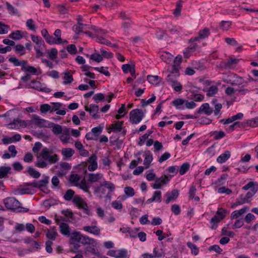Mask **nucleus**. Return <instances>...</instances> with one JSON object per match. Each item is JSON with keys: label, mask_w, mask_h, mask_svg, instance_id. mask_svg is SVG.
Wrapping results in <instances>:
<instances>
[{"label": "nucleus", "mask_w": 258, "mask_h": 258, "mask_svg": "<svg viewBox=\"0 0 258 258\" xmlns=\"http://www.w3.org/2000/svg\"><path fill=\"white\" fill-rule=\"evenodd\" d=\"M37 157V161L35 163V166L41 168H46L48 164H55L58 161V156L54 153L53 150L46 147L42 149Z\"/></svg>", "instance_id": "nucleus-1"}, {"label": "nucleus", "mask_w": 258, "mask_h": 258, "mask_svg": "<svg viewBox=\"0 0 258 258\" xmlns=\"http://www.w3.org/2000/svg\"><path fill=\"white\" fill-rule=\"evenodd\" d=\"M75 191L72 189H68L67 190L66 194L63 196V198L66 201H71L73 197V203L76 205L79 208L82 209L85 211V212L89 214V209L87 204L78 195L74 196Z\"/></svg>", "instance_id": "nucleus-2"}, {"label": "nucleus", "mask_w": 258, "mask_h": 258, "mask_svg": "<svg viewBox=\"0 0 258 258\" xmlns=\"http://www.w3.org/2000/svg\"><path fill=\"white\" fill-rule=\"evenodd\" d=\"M4 203L6 207L9 210H17L19 212L24 211L27 212L29 211L28 209H26L20 207V202L14 198H7L4 200Z\"/></svg>", "instance_id": "nucleus-3"}, {"label": "nucleus", "mask_w": 258, "mask_h": 258, "mask_svg": "<svg viewBox=\"0 0 258 258\" xmlns=\"http://www.w3.org/2000/svg\"><path fill=\"white\" fill-rule=\"evenodd\" d=\"M75 27L76 31L75 32H90L87 31V29H91L95 31V32H103L102 29H98L95 26H91L89 24H84L82 23H77V24L74 26V28Z\"/></svg>", "instance_id": "nucleus-4"}, {"label": "nucleus", "mask_w": 258, "mask_h": 258, "mask_svg": "<svg viewBox=\"0 0 258 258\" xmlns=\"http://www.w3.org/2000/svg\"><path fill=\"white\" fill-rule=\"evenodd\" d=\"M144 115V112L141 109L132 110L130 113V121L133 124H137L142 120Z\"/></svg>", "instance_id": "nucleus-5"}, {"label": "nucleus", "mask_w": 258, "mask_h": 258, "mask_svg": "<svg viewBox=\"0 0 258 258\" xmlns=\"http://www.w3.org/2000/svg\"><path fill=\"white\" fill-rule=\"evenodd\" d=\"M54 37L50 36L49 33H44L43 36L46 41L49 43H61L62 42V40L60 38L59 33H54Z\"/></svg>", "instance_id": "nucleus-6"}, {"label": "nucleus", "mask_w": 258, "mask_h": 258, "mask_svg": "<svg viewBox=\"0 0 258 258\" xmlns=\"http://www.w3.org/2000/svg\"><path fill=\"white\" fill-rule=\"evenodd\" d=\"M107 254L116 258H126V250L125 249L110 250L108 251Z\"/></svg>", "instance_id": "nucleus-7"}, {"label": "nucleus", "mask_w": 258, "mask_h": 258, "mask_svg": "<svg viewBox=\"0 0 258 258\" xmlns=\"http://www.w3.org/2000/svg\"><path fill=\"white\" fill-rule=\"evenodd\" d=\"M169 180V178L167 176L165 175L164 177L162 176L157 178L155 183L152 184V186L154 189L160 188L162 185L166 184Z\"/></svg>", "instance_id": "nucleus-8"}, {"label": "nucleus", "mask_w": 258, "mask_h": 258, "mask_svg": "<svg viewBox=\"0 0 258 258\" xmlns=\"http://www.w3.org/2000/svg\"><path fill=\"white\" fill-rule=\"evenodd\" d=\"M32 122L35 125L40 127L47 126L45 125L47 121L44 119L40 118L38 116L35 114L32 115Z\"/></svg>", "instance_id": "nucleus-9"}, {"label": "nucleus", "mask_w": 258, "mask_h": 258, "mask_svg": "<svg viewBox=\"0 0 258 258\" xmlns=\"http://www.w3.org/2000/svg\"><path fill=\"white\" fill-rule=\"evenodd\" d=\"M86 111L89 112L90 115L94 118H99V116L97 114L99 110V106L95 104H90L89 107L86 106L85 107Z\"/></svg>", "instance_id": "nucleus-10"}, {"label": "nucleus", "mask_w": 258, "mask_h": 258, "mask_svg": "<svg viewBox=\"0 0 258 258\" xmlns=\"http://www.w3.org/2000/svg\"><path fill=\"white\" fill-rule=\"evenodd\" d=\"M178 195L177 189H173L170 192H167L165 195V196L167 197L165 203L168 204L170 202L175 200L177 198Z\"/></svg>", "instance_id": "nucleus-11"}, {"label": "nucleus", "mask_w": 258, "mask_h": 258, "mask_svg": "<svg viewBox=\"0 0 258 258\" xmlns=\"http://www.w3.org/2000/svg\"><path fill=\"white\" fill-rule=\"evenodd\" d=\"M96 244L95 243H93L92 244H89L85 248V254H87V252L91 253L93 254L97 255L98 256H100V253L98 251V250L95 248Z\"/></svg>", "instance_id": "nucleus-12"}, {"label": "nucleus", "mask_w": 258, "mask_h": 258, "mask_svg": "<svg viewBox=\"0 0 258 258\" xmlns=\"http://www.w3.org/2000/svg\"><path fill=\"white\" fill-rule=\"evenodd\" d=\"M9 125L11 128H18L21 126H26L27 123L25 121H23L20 119H14V121L9 123Z\"/></svg>", "instance_id": "nucleus-13"}, {"label": "nucleus", "mask_w": 258, "mask_h": 258, "mask_svg": "<svg viewBox=\"0 0 258 258\" xmlns=\"http://www.w3.org/2000/svg\"><path fill=\"white\" fill-rule=\"evenodd\" d=\"M60 232L65 236H70L71 230L69 226L65 223H60L59 224Z\"/></svg>", "instance_id": "nucleus-14"}, {"label": "nucleus", "mask_w": 258, "mask_h": 258, "mask_svg": "<svg viewBox=\"0 0 258 258\" xmlns=\"http://www.w3.org/2000/svg\"><path fill=\"white\" fill-rule=\"evenodd\" d=\"M82 235L79 232H73L71 234H70V243L73 244L75 242H80Z\"/></svg>", "instance_id": "nucleus-15"}, {"label": "nucleus", "mask_w": 258, "mask_h": 258, "mask_svg": "<svg viewBox=\"0 0 258 258\" xmlns=\"http://www.w3.org/2000/svg\"><path fill=\"white\" fill-rule=\"evenodd\" d=\"M49 182V177L45 176L42 179L39 181H35V188L41 189L43 187L46 186Z\"/></svg>", "instance_id": "nucleus-16"}, {"label": "nucleus", "mask_w": 258, "mask_h": 258, "mask_svg": "<svg viewBox=\"0 0 258 258\" xmlns=\"http://www.w3.org/2000/svg\"><path fill=\"white\" fill-rule=\"evenodd\" d=\"M202 112H204L207 115H210L213 112V109L210 107L208 103H205L201 106L198 113H201Z\"/></svg>", "instance_id": "nucleus-17"}, {"label": "nucleus", "mask_w": 258, "mask_h": 258, "mask_svg": "<svg viewBox=\"0 0 258 258\" xmlns=\"http://www.w3.org/2000/svg\"><path fill=\"white\" fill-rule=\"evenodd\" d=\"M46 232V237L50 240H54L57 235L56 229L55 227L51 228L50 229H47Z\"/></svg>", "instance_id": "nucleus-18"}, {"label": "nucleus", "mask_w": 258, "mask_h": 258, "mask_svg": "<svg viewBox=\"0 0 258 258\" xmlns=\"http://www.w3.org/2000/svg\"><path fill=\"white\" fill-rule=\"evenodd\" d=\"M83 229L87 232H89L92 234H93L94 235H99L100 234V229L97 227L96 226H85L83 228Z\"/></svg>", "instance_id": "nucleus-19"}, {"label": "nucleus", "mask_w": 258, "mask_h": 258, "mask_svg": "<svg viewBox=\"0 0 258 258\" xmlns=\"http://www.w3.org/2000/svg\"><path fill=\"white\" fill-rule=\"evenodd\" d=\"M247 210L248 208L245 207L239 210L234 211L231 214V219L238 218L239 217L244 214L247 211Z\"/></svg>", "instance_id": "nucleus-20"}, {"label": "nucleus", "mask_w": 258, "mask_h": 258, "mask_svg": "<svg viewBox=\"0 0 258 258\" xmlns=\"http://www.w3.org/2000/svg\"><path fill=\"white\" fill-rule=\"evenodd\" d=\"M230 152L226 151L223 154L220 155L217 159V161L220 163H223L226 161L230 157Z\"/></svg>", "instance_id": "nucleus-21"}, {"label": "nucleus", "mask_w": 258, "mask_h": 258, "mask_svg": "<svg viewBox=\"0 0 258 258\" xmlns=\"http://www.w3.org/2000/svg\"><path fill=\"white\" fill-rule=\"evenodd\" d=\"M183 3L182 0H178L176 3V8L173 13L175 16L177 17L180 15Z\"/></svg>", "instance_id": "nucleus-22"}, {"label": "nucleus", "mask_w": 258, "mask_h": 258, "mask_svg": "<svg viewBox=\"0 0 258 258\" xmlns=\"http://www.w3.org/2000/svg\"><path fill=\"white\" fill-rule=\"evenodd\" d=\"M147 80L150 83L157 85L160 83L162 79L158 76L148 75Z\"/></svg>", "instance_id": "nucleus-23"}, {"label": "nucleus", "mask_w": 258, "mask_h": 258, "mask_svg": "<svg viewBox=\"0 0 258 258\" xmlns=\"http://www.w3.org/2000/svg\"><path fill=\"white\" fill-rule=\"evenodd\" d=\"M154 201H157L161 202V192L159 190L155 191L154 193L153 196L152 198L147 200L148 203H152Z\"/></svg>", "instance_id": "nucleus-24"}, {"label": "nucleus", "mask_w": 258, "mask_h": 258, "mask_svg": "<svg viewBox=\"0 0 258 258\" xmlns=\"http://www.w3.org/2000/svg\"><path fill=\"white\" fill-rule=\"evenodd\" d=\"M249 202L250 200L248 199H247L245 196L241 195L239 198L237 199V201L234 203L232 207H234L238 205H241L245 203H249Z\"/></svg>", "instance_id": "nucleus-25"}, {"label": "nucleus", "mask_w": 258, "mask_h": 258, "mask_svg": "<svg viewBox=\"0 0 258 258\" xmlns=\"http://www.w3.org/2000/svg\"><path fill=\"white\" fill-rule=\"evenodd\" d=\"M83 245L92 244L95 243L94 239L91 238L87 236L82 235L81 240L80 241Z\"/></svg>", "instance_id": "nucleus-26"}, {"label": "nucleus", "mask_w": 258, "mask_h": 258, "mask_svg": "<svg viewBox=\"0 0 258 258\" xmlns=\"http://www.w3.org/2000/svg\"><path fill=\"white\" fill-rule=\"evenodd\" d=\"M75 153V151L72 148H63L61 150L62 155L67 158H71Z\"/></svg>", "instance_id": "nucleus-27"}, {"label": "nucleus", "mask_w": 258, "mask_h": 258, "mask_svg": "<svg viewBox=\"0 0 258 258\" xmlns=\"http://www.w3.org/2000/svg\"><path fill=\"white\" fill-rule=\"evenodd\" d=\"M102 177V175L100 173H90L89 174L88 180L91 182H95L99 181Z\"/></svg>", "instance_id": "nucleus-28"}, {"label": "nucleus", "mask_w": 258, "mask_h": 258, "mask_svg": "<svg viewBox=\"0 0 258 258\" xmlns=\"http://www.w3.org/2000/svg\"><path fill=\"white\" fill-rule=\"evenodd\" d=\"M28 173L34 178H38L40 176V173L31 166L28 167Z\"/></svg>", "instance_id": "nucleus-29"}, {"label": "nucleus", "mask_w": 258, "mask_h": 258, "mask_svg": "<svg viewBox=\"0 0 258 258\" xmlns=\"http://www.w3.org/2000/svg\"><path fill=\"white\" fill-rule=\"evenodd\" d=\"M11 168L9 166L0 167V178L6 177Z\"/></svg>", "instance_id": "nucleus-30"}, {"label": "nucleus", "mask_w": 258, "mask_h": 258, "mask_svg": "<svg viewBox=\"0 0 258 258\" xmlns=\"http://www.w3.org/2000/svg\"><path fill=\"white\" fill-rule=\"evenodd\" d=\"M160 58L165 62L170 63L172 61L173 55L165 52L160 56Z\"/></svg>", "instance_id": "nucleus-31"}, {"label": "nucleus", "mask_w": 258, "mask_h": 258, "mask_svg": "<svg viewBox=\"0 0 258 258\" xmlns=\"http://www.w3.org/2000/svg\"><path fill=\"white\" fill-rule=\"evenodd\" d=\"M218 87L216 86H212L210 87L207 90L203 89V91L207 92V95L209 97H211L216 94L218 92Z\"/></svg>", "instance_id": "nucleus-32"}, {"label": "nucleus", "mask_w": 258, "mask_h": 258, "mask_svg": "<svg viewBox=\"0 0 258 258\" xmlns=\"http://www.w3.org/2000/svg\"><path fill=\"white\" fill-rule=\"evenodd\" d=\"M237 62V59L233 58H230L229 59H228L227 61L224 62L223 64V68L225 69H229L233 64H236Z\"/></svg>", "instance_id": "nucleus-33"}, {"label": "nucleus", "mask_w": 258, "mask_h": 258, "mask_svg": "<svg viewBox=\"0 0 258 258\" xmlns=\"http://www.w3.org/2000/svg\"><path fill=\"white\" fill-rule=\"evenodd\" d=\"M63 79L64 81L63 82V84L64 85L71 84L74 80L72 75L69 72L64 73Z\"/></svg>", "instance_id": "nucleus-34"}, {"label": "nucleus", "mask_w": 258, "mask_h": 258, "mask_svg": "<svg viewBox=\"0 0 258 258\" xmlns=\"http://www.w3.org/2000/svg\"><path fill=\"white\" fill-rule=\"evenodd\" d=\"M7 9L11 15H17L18 13L17 9L15 8L9 2L6 3Z\"/></svg>", "instance_id": "nucleus-35"}, {"label": "nucleus", "mask_w": 258, "mask_h": 258, "mask_svg": "<svg viewBox=\"0 0 258 258\" xmlns=\"http://www.w3.org/2000/svg\"><path fill=\"white\" fill-rule=\"evenodd\" d=\"M153 160L152 154L148 152V154H146V157L144 161V164L146 165L145 168L147 169L149 167L150 164Z\"/></svg>", "instance_id": "nucleus-36"}, {"label": "nucleus", "mask_w": 258, "mask_h": 258, "mask_svg": "<svg viewBox=\"0 0 258 258\" xmlns=\"http://www.w3.org/2000/svg\"><path fill=\"white\" fill-rule=\"evenodd\" d=\"M221 219L217 215H215L211 219V223H212L211 228L212 229H215L217 227L218 223L220 221Z\"/></svg>", "instance_id": "nucleus-37"}, {"label": "nucleus", "mask_w": 258, "mask_h": 258, "mask_svg": "<svg viewBox=\"0 0 258 258\" xmlns=\"http://www.w3.org/2000/svg\"><path fill=\"white\" fill-rule=\"evenodd\" d=\"M75 185L79 187L85 191H88L90 187L89 185H88L85 180H82L80 183H76Z\"/></svg>", "instance_id": "nucleus-38"}, {"label": "nucleus", "mask_w": 258, "mask_h": 258, "mask_svg": "<svg viewBox=\"0 0 258 258\" xmlns=\"http://www.w3.org/2000/svg\"><path fill=\"white\" fill-rule=\"evenodd\" d=\"M230 26V21H222L220 24V27L223 31H228Z\"/></svg>", "instance_id": "nucleus-39"}, {"label": "nucleus", "mask_w": 258, "mask_h": 258, "mask_svg": "<svg viewBox=\"0 0 258 258\" xmlns=\"http://www.w3.org/2000/svg\"><path fill=\"white\" fill-rule=\"evenodd\" d=\"M123 122H118L116 123L112 124L111 127L113 132H120L122 130Z\"/></svg>", "instance_id": "nucleus-40"}, {"label": "nucleus", "mask_w": 258, "mask_h": 258, "mask_svg": "<svg viewBox=\"0 0 258 258\" xmlns=\"http://www.w3.org/2000/svg\"><path fill=\"white\" fill-rule=\"evenodd\" d=\"M26 26L28 28V29L30 31H35L36 26L32 19H28L26 22Z\"/></svg>", "instance_id": "nucleus-41"}, {"label": "nucleus", "mask_w": 258, "mask_h": 258, "mask_svg": "<svg viewBox=\"0 0 258 258\" xmlns=\"http://www.w3.org/2000/svg\"><path fill=\"white\" fill-rule=\"evenodd\" d=\"M227 212L226 209L223 208H220L216 212V215L218 216L221 219H223L225 217V213Z\"/></svg>", "instance_id": "nucleus-42"}, {"label": "nucleus", "mask_w": 258, "mask_h": 258, "mask_svg": "<svg viewBox=\"0 0 258 258\" xmlns=\"http://www.w3.org/2000/svg\"><path fill=\"white\" fill-rule=\"evenodd\" d=\"M208 37V33H200L199 36L192 38L189 40V43L195 42L201 39H204Z\"/></svg>", "instance_id": "nucleus-43"}, {"label": "nucleus", "mask_w": 258, "mask_h": 258, "mask_svg": "<svg viewBox=\"0 0 258 258\" xmlns=\"http://www.w3.org/2000/svg\"><path fill=\"white\" fill-rule=\"evenodd\" d=\"M187 245L188 247L190 248L192 253H193L195 255L198 254L199 252V249L195 244H192L190 242H188L187 243Z\"/></svg>", "instance_id": "nucleus-44"}, {"label": "nucleus", "mask_w": 258, "mask_h": 258, "mask_svg": "<svg viewBox=\"0 0 258 258\" xmlns=\"http://www.w3.org/2000/svg\"><path fill=\"white\" fill-rule=\"evenodd\" d=\"M80 180V177L78 174H71L69 177V181L71 183H74L75 184L76 183H77V182H78Z\"/></svg>", "instance_id": "nucleus-45"}, {"label": "nucleus", "mask_w": 258, "mask_h": 258, "mask_svg": "<svg viewBox=\"0 0 258 258\" xmlns=\"http://www.w3.org/2000/svg\"><path fill=\"white\" fill-rule=\"evenodd\" d=\"M57 55V50L55 48H52L48 52V57L51 60H54Z\"/></svg>", "instance_id": "nucleus-46"}, {"label": "nucleus", "mask_w": 258, "mask_h": 258, "mask_svg": "<svg viewBox=\"0 0 258 258\" xmlns=\"http://www.w3.org/2000/svg\"><path fill=\"white\" fill-rule=\"evenodd\" d=\"M90 59L96 62H99L102 60L103 57L99 53H94L91 55Z\"/></svg>", "instance_id": "nucleus-47"}, {"label": "nucleus", "mask_w": 258, "mask_h": 258, "mask_svg": "<svg viewBox=\"0 0 258 258\" xmlns=\"http://www.w3.org/2000/svg\"><path fill=\"white\" fill-rule=\"evenodd\" d=\"M189 165L187 163H183L180 168L179 173L181 175L184 174L189 169Z\"/></svg>", "instance_id": "nucleus-48"}, {"label": "nucleus", "mask_w": 258, "mask_h": 258, "mask_svg": "<svg viewBox=\"0 0 258 258\" xmlns=\"http://www.w3.org/2000/svg\"><path fill=\"white\" fill-rule=\"evenodd\" d=\"M91 131L95 138H97V137L101 133L102 129L101 127H96L93 128Z\"/></svg>", "instance_id": "nucleus-49"}, {"label": "nucleus", "mask_w": 258, "mask_h": 258, "mask_svg": "<svg viewBox=\"0 0 258 258\" xmlns=\"http://www.w3.org/2000/svg\"><path fill=\"white\" fill-rule=\"evenodd\" d=\"M177 77L175 75L169 74L167 77L166 81L170 84L175 83V82L177 81L176 78Z\"/></svg>", "instance_id": "nucleus-50"}, {"label": "nucleus", "mask_w": 258, "mask_h": 258, "mask_svg": "<svg viewBox=\"0 0 258 258\" xmlns=\"http://www.w3.org/2000/svg\"><path fill=\"white\" fill-rule=\"evenodd\" d=\"M258 188H256L255 187H252L249 191L247 192V194L245 196L246 197L247 199H248L249 200L255 194Z\"/></svg>", "instance_id": "nucleus-51"}, {"label": "nucleus", "mask_w": 258, "mask_h": 258, "mask_svg": "<svg viewBox=\"0 0 258 258\" xmlns=\"http://www.w3.org/2000/svg\"><path fill=\"white\" fill-rule=\"evenodd\" d=\"M16 52H20V55H23L25 53V47L21 44H17L15 47Z\"/></svg>", "instance_id": "nucleus-52"}, {"label": "nucleus", "mask_w": 258, "mask_h": 258, "mask_svg": "<svg viewBox=\"0 0 258 258\" xmlns=\"http://www.w3.org/2000/svg\"><path fill=\"white\" fill-rule=\"evenodd\" d=\"M52 132L55 135H58L62 132L61 126L59 124H55L52 128Z\"/></svg>", "instance_id": "nucleus-53"}, {"label": "nucleus", "mask_w": 258, "mask_h": 258, "mask_svg": "<svg viewBox=\"0 0 258 258\" xmlns=\"http://www.w3.org/2000/svg\"><path fill=\"white\" fill-rule=\"evenodd\" d=\"M67 49L68 51L72 54H75L77 53V48L74 44L68 45Z\"/></svg>", "instance_id": "nucleus-54"}, {"label": "nucleus", "mask_w": 258, "mask_h": 258, "mask_svg": "<svg viewBox=\"0 0 258 258\" xmlns=\"http://www.w3.org/2000/svg\"><path fill=\"white\" fill-rule=\"evenodd\" d=\"M170 85L174 88V90L177 92L181 91L182 90V85L177 81L175 82V83H171Z\"/></svg>", "instance_id": "nucleus-55"}, {"label": "nucleus", "mask_w": 258, "mask_h": 258, "mask_svg": "<svg viewBox=\"0 0 258 258\" xmlns=\"http://www.w3.org/2000/svg\"><path fill=\"white\" fill-rule=\"evenodd\" d=\"M222 235H227L230 237H233L235 235V234L232 231H228L227 228L224 227L222 229L221 231Z\"/></svg>", "instance_id": "nucleus-56"}, {"label": "nucleus", "mask_w": 258, "mask_h": 258, "mask_svg": "<svg viewBox=\"0 0 258 258\" xmlns=\"http://www.w3.org/2000/svg\"><path fill=\"white\" fill-rule=\"evenodd\" d=\"M124 192L128 197H133L135 195L134 189L130 186L125 187Z\"/></svg>", "instance_id": "nucleus-57"}, {"label": "nucleus", "mask_w": 258, "mask_h": 258, "mask_svg": "<svg viewBox=\"0 0 258 258\" xmlns=\"http://www.w3.org/2000/svg\"><path fill=\"white\" fill-rule=\"evenodd\" d=\"M96 41L100 43L104 44H106V45H109V44H111V43L110 42H109L108 41L106 40V39L104 38L103 36H100L99 35L97 37V39Z\"/></svg>", "instance_id": "nucleus-58"}, {"label": "nucleus", "mask_w": 258, "mask_h": 258, "mask_svg": "<svg viewBox=\"0 0 258 258\" xmlns=\"http://www.w3.org/2000/svg\"><path fill=\"white\" fill-rule=\"evenodd\" d=\"M105 98V96L102 93H98L95 94L93 97V99L97 102L98 101H101L103 100Z\"/></svg>", "instance_id": "nucleus-59"}, {"label": "nucleus", "mask_w": 258, "mask_h": 258, "mask_svg": "<svg viewBox=\"0 0 258 258\" xmlns=\"http://www.w3.org/2000/svg\"><path fill=\"white\" fill-rule=\"evenodd\" d=\"M51 108V107L49 105L47 104H44L43 105H41L40 106V111L42 113H46L48 110H49Z\"/></svg>", "instance_id": "nucleus-60"}, {"label": "nucleus", "mask_w": 258, "mask_h": 258, "mask_svg": "<svg viewBox=\"0 0 258 258\" xmlns=\"http://www.w3.org/2000/svg\"><path fill=\"white\" fill-rule=\"evenodd\" d=\"M246 123L250 126L255 127L258 125V118L248 120Z\"/></svg>", "instance_id": "nucleus-61"}, {"label": "nucleus", "mask_w": 258, "mask_h": 258, "mask_svg": "<svg viewBox=\"0 0 258 258\" xmlns=\"http://www.w3.org/2000/svg\"><path fill=\"white\" fill-rule=\"evenodd\" d=\"M243 221L242 219H239L235 222L233 228H239L243 225Z\"/></svg>", "instance_id": "nucleus-62"}, {"label": "nucleus", "mask_w": 258, "mask_h": 258, "mask_svg": "<svg viewBox=\"0 0 258 258\" xmlns=\"http://www.w3.org/2000/svg\"><path fill=\"white\" fill-rule=\"evenodd\" d=\"M171 211L175 215H178L180 213L179 206L176 204L172 205L171 207Z\"/></svg>", "instance_id": "nucleus-63"}, {"label": "nucleus", "mask_w": 258, "mask_h": 258, "mask_svg": "<svg viewBox=\"0 0 258 258\" xmlns=\"http://www.w3.org/2000/svg\"><path fill=\"white\" fill-rule=\"evenodd\" d=\"M112 207L117 210H121L122 208V204L117 201H113L111 204Z\"/></svg>", "instance_id": "nucleus-64"}]
</instances>
